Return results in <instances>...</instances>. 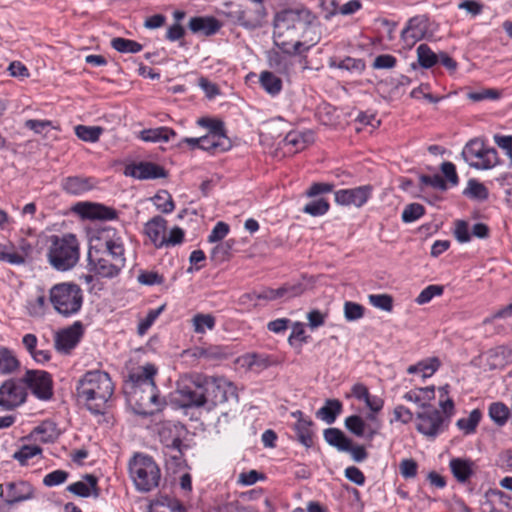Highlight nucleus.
Returning <instances> with one entry per match:
<instances>
[{"label": "nucleus", "mask_w": 512, "mask_h": 512, "mask_svg": "<svg viewBox=\"0 0 512 512\" xmlns=\"http://www.w3.org/2000/svg\"><path fill=\"white\" fill-rule=\"evenodd\" d=\"M317 16L306 6L298 5L278 11L273 20L274 43L288 54H300L319 41L315 31Z\"/></svg>", "instance_id": "f257e3e1"}, {"label": "nucleus", "mask_w": 512, "mask_h": 512, "mask_svg": "<svg viewBox=\"0 0 512 512\" xmlns=\"http://www.w3.org/2000/svg\"><path fill=\"white\" fill-rule=\"evenodd\" d=\"M114 394V383L109 373L102 370H90L76 383L75 395L91 413L102 414Z\"/></svg>", "instance_id": "f03ea898"}, {"label": "nucleus", "mask_w": 512, "mask_h": 512, "mask_svg": "<svg viewBox=\"0 0 512 512\" xmlns=\"http://www.w3.org/2000/svg\"><path fill=\"white\" fill-rule=\"evenodd\" d=\"M99 239L103 241L104 250L101 256L89 252L88 260L91 270L103 278L116 277L126 264L122 238L116 235L114 229H107Z\"/></svg>", "instance_id": "7ed1b4c3"}, {"label": "nucleus", "mask_w": 512, "mask_h": 512, "mask_svg": "<svg viewBox=\"0 0 512 512\" xmlns=\"http://www.w3.org/2000/svg\"><path fill=\"white\" fill-rule=\"evenodd\" d=\"M48 302L57 314L66 318L72 317L82 309L83 290L74 282L54 284L49 289Z\"/></svg>", "instance_id": "20e7f679"}, {"label": "nucleus", "mask_w": 512, "mask_h": 512, "mask_svg": "<svg viewBox=\"0 0 512 512\" xmlns=\"http://www.w3.org/2000/svg\"><path fill=\"white\" fill-rule=\"evenodd\" d=\"M47 258L50 265L58 271H68L79 261V242L75 235H52Z\"/></svg>", "instance_id": "39448f33"}, {"label": "nucleus", "mask_w": 512, "mask_h": 512, "mask_svg": "<svg viewBox=\"0 0 512 512\" xmlns=\"http://www.w3.org/2000/svg\"><path fill=\"white\" fill-rule=\"evenodd\" d=\"M129 474L140 492H150L159 486L161 471L152 457L137 453L129 461Z\"/></svg>", "instance_id": "423d86ee"}, {"label": "nucleus", "mask_w": 512, "mask_h": 512, "mask_svg": "<svg viewBox=\"0 0 512 512\" xmlns=\"http://www.w3.org/2000/svg\"><path fill=\"white\" fill-rule=\"evenodd\" d=\"M461 154L469 166L477 170H490L501 163L497 150L487 146L481 138L468 141Z\"/></svg>", "instance_id": "0eeeda50"}, {"label": "nucleus", "mask_w": 512, "mask_h": 512, "mask_svg": "<svg viewBox=\"0 0 512 512\" xmlns=\"http://www.w3.org/2000/svg\"><path fill=\"white\" fill-rule=\"evenodd\" d=\"M191 382L194 387L204 389L207 403H211L213 406L228 401V393L233 389L232 384L223 377L196 373L191 376Z\"/></svg>", "instance_id": "6e6552de"}, {"label": "nucleus", "mask_w": 512, "mask_h": 512, "mask_svg": "<svg viewBox=\"0 0 512 512\" xmlns=\"http://www.w3.org/2000/svg\"><path fill=\"white\" fill-rule=\"evenodd\" d=\"M421 406L423 411L416 414V429L427 438L434 439L448 428V420L433 406Z\"/></svg>", "instance_id": "1a4fd4ad"}, {"label": "nucleus", "mask_w": 512, "mask_h": 512, "mask_svg": "<svg viewBox=\"0 0 512 512\" xmlns=\"http://www.w3.org/2000/svg\"><path fill=\"white\" fill-rule=\"evenodd\" d=\"M25 387L42 401L53 397V379L50 373L44 370H27L22 377Z\"/></svg>", "instance_id": "9d476101"}, {"label": "nucleus", "mask_w": 512, "mask_h": 512, "mask_svg": "<svg viewBox=\"0 0 512 512\" xmlns=\"http://www.w3.org/2000/svg\"><path fill=\"white\" fill-rule=\"evenodd\" d=\"M27 398L23 379H8L0 386V407L11 411L21 406Z\"/></svg>", "instance_id": "9b49d317"}, {"label": "nucleus", "mask_w": 512, "mask_h": 512, "mask_svg": "<svg viewBox=\"0 0 512 512\" xmlns=\"http://www.w3.org/2000/svg\"><path fill=\"white\" fill-rule=\"evenodd\" d=\"M35 497L33 485L25 480H15L0 484V498L8 505L31 500Z\"/></svg>", "instance_id": "f8f14e48"}, {"label": "nucleus", "mask_w": 512, "mask_h": 512, "mask_svg": "<svg viewBox=\"0 0 512 512\" xmlns=\"http://www.w3.org/2000/svg\"><path fill=\"white\" fill-rule=\"evenodd\" d=\"M34 246L25 238H21L17 245L11 242L0 243V261L11 265H23L31 256Z\"/></svg>", "instance_id": "ddd939ff"}, {"label": "nucleus", "mask_w": 512, "mask_h": 512, "mask_svg": "<svg viewBox=\"0 0 512 512\" xmlns=\"http://www.w3.org/2000/svg\"><path fill=\"white\" fill-rule=\"evenodd\" d=\"M199 123L210 127V132L207 135L200 137V149L212 153L218 150H225V142L227 141V138L222 122L201 119Z\"/></svg>", "instance_id": "4468645a"}, {"label": "nucleus", "mask_w": 512, "mask_h": 512, "mask_svg": "<svg viewBox=\"0 0 512 512\" xmlns=\"http://www.w3.org/2000/svg\"><path fill=\"white\" fill-rule=\"evenodd\" d=\"M373 192L371 185H363L355 188L340 189L334 193L335 202L341 206L362 207L370 199Z\"/></svg>", "instance_id": "2eb2a0df"}, {"label": "nucleus", "mask_w": 512, "mask_h": 512, "mask_svg": "<svg viewBox=\"0 0 512 512\" xmlns=\"http://www.w3.org/2000/svg\"><path fill=\"white\" fill-rule=\"evenodd\" d=\"M83 219L89 220H114L118 218V211L112 207L92 202H79L73 207Z\"/></svg>", "instance_id": "dca6fc26"}, {"label": "nucleus", "mask_w": 512, "mask_h": 512, "mask_svg": "<svg viewBox=\"0 0 512 512\" xmlns=\"http://www.w3.org/2000/svg\"><path fill=\"white\" fill-rule=\"evenodd\" d=\"M409 84L410 80L407 76L390 75L378 82L377 91L383 98L394 101L404 95L406 86Z\"/></svg>", "instance_id": "f3484780"}, {"label": "nucleus", "mask_w": 512, "mask_h": 512, "mask_svg": "<svg viewBox=\"0 0 512 512\" xmlns=\"http://www.w3.org/2000/svg\"><path fill=\"white\" fill-rule=\"evenodd\" d=\"M157 373V369L153 364H146L144 366L139 367L136 371L130 374V380L136 386H146L151 391V395L149 397L150 402L155 404L156 406L162 405L159 396L155 393L156 385L154 381V376Z\"/></svg>", "instance_id": "a211bd4d"}, {"label": "nucleus", "mask_w": 512, "mask_h": 512, "mask_svg": "<svg viewBox=\"0 0 512 512\" xmlns=\"http://www.w3.org/2000/svg\"><path fill=\"white\" fill-rule=\"evenodd\" d=\"M126 176H130L140 180L165 178L167 171L164 167L148 161L132 163L125 167Z\"/></svg>", "instance_id": "6ab92c4d"}, {"label": "nucleus", "mask_w": 512, "mask_h": 512, "mask_svg": "<svg viewBox=\"0 0 512 512\" xmlns=\"http://www.w3.org/2000/svg\"><path fill=\"white\" fill-rule=\"evenodd\" d=\"M82 335L83 325L80 321L59 331L55 336L56 350L62 353H69L79 343Z\"/></svg>", "instance_id": "aec40b11"}, {"label": "nucleus", "mask_w": 512, "mask_h": 512, "mask_svg": "<svg viewBox=\"0 0 512 512\" xmlns=\"http://www.w3.org/2000/svg\"><path fill=\"white\" fill-rule=\"evenodd\" d=\"M428 31V19L425 15L410 18L401 32L403 42L412 47L417 41L423 39Z\"/></svg>", "instance_id": "412c9836"}, {"label": "nucleus", "mask_w": 512, "mask_h": 512, "mask_svg": "<svg viewBox=\"0 0 512 512\" xmlns=\"http://www.w3.org/2000/svg\"><path fill=\"white\" fill-rule=\"evenodd\" d=\"M186 428L180 422L164 421L160 424L158 435L164 446L181 444Z\"/></svg>", "instance_id": "4be33fe9"}, {"label": "nucleus", "mask_w": 512, "mask_h": 512, "mask_svg": "<svg viewBox=\"0 0 512 512\" xmlns=\"http://www.w3.org/2000/svg\"><path fill=\"white\" fill-rule=\"evenodd\" d=\"M253 8H247L239 17L240 24L248 29L260 27L264 21L267 12L264 6V0H251Z\"/></svg>", "instance_id": "5701e85b"}, {"label": "nucleus", "mask_w": 512, "mask_h": 512, "mask_svg": "<svg viewBox=\"0 0 512 512\" xmlns=\"http://www.w3.org/2000/svg\"><path fill=\"white\" fill-rule=\"evenodd\" d=\"M166 230L167 221L159 215L150 219L144 226V233L156 248L164 247Z\"/></svg>", "instance_id": "b1692460"}, {"label": "nucleus", "mask_w": 512, "mask_h": 512, "mask_svg": "<svg viewBox=\"0 0 512 512\" xmlns=\"http://www.w3.org/2000/svg\"><path fill=\"white\" fill-rule=\"evenodd\" d=\"M416 52L417 64H456L446 52L434 51L426 43L420 44Z\"/></svg>", "instance_id": "393cba45"}, {"label": "nucleus", "mask_w": 512, "mask_h": 512, "mask_svg": "<svg viewBox=\"0 0 512 512\" xmlns=\"http://www.w3.org/2000/svg\"><path fill=\"white\" fill-rule=\"evenodd\" d=\"M67 490L80 497L98 498L100 496V489L98 487V479L92 474L84 476L83 481H77L67 486Z\"/></svg>", "instance_id": "a878e982"}, {"label": "nucleus", "mask_w": 512, "mask_h": 512, "mask_svg": "<svg viewBox=\"0 0 512 512\" xmlns=\"http://www.w3.org/2000/svg\"><path fill=\"white\" fill-rule=\"evenodd\" d=\"M188 27L193 33L210 36L221 28V23L212 16H196L190 19Z\"/></svg>", "instance_id": "bb28decb"}, {"label": "nucleus", "mask_w": 512, "mask_h": 512, "mask_svg": "<svg viewBox=\"0 0 512 512\" xmlns=\"http://www.w3.org/2000/svg\"><path fill=\"white\" fill-rule=\"evenodd\" d=\"M345 427L354 435L358 437L366 436L367 439L372 440L378 433L380 424L377 422L374 428L366 425L364 420L358 415H352L345 419Z\"/></svg>", "instance_id": "cd10ccee"}, {"label": "nucleus", "mask_w": 512, "mask_h": 512, "mask_svg": "<svg viewBox=\"0 0 512 512\" xmlns=\"http://www.w3.org/2000/svg\"><path fill=\"white\" fill-rule=\"evenodd\" d=\"M62 189L72 195H80L94 187L93 179L83 176H69L62 180Z\"/></svg>", "instance_id": "c85d7f7f"}, {"label": "nucleus", "mask_w": 512, "mask_h": 512, "mask_svg": "<svg viewBox=\"0 0 512 512\" xmlns=\"http://www.w3.org/2000/svg\"><path fill=\"white\" fill-rule=\"evenodd\" d=\"M449 466L453 476L461 483L468 481L475 472V463L470 459L453 458Z\"/></svg>", "instance_id": "c756f323"}, {"label": "nucleus", "mask_w": 512, "mask_h": 512, "mask_svg": "<svg viewBox=\"0 0 512 512\" xmlns=\"http://www.w3.org/2000/svg\"><path fill=\"white\" fill-rule=\"evenodd\" d=\"M239 361L242 366L255 372H261L275 363L270 356L258 353H248L242 356Z\"/></svg>", "instance_id": "7c9ffc66"}, {"label": "nucleus", "mask_w": 512, "mask_h": 512, "mask_svg": "<svg viewBox=\"0 0 512 512\" xmlns=\"http://www.w3.org/2000/svg\"><path fill=\"white\" fill-rule=\"evenodd\" d=\"M22 344L37 363L43 364L51 359V352L48 349L40 348L39 352H35V346L38 345V338L35 334H25L22 338Z\"/></svg>", "instance_id": "2f4dec72"}, {"label": "nucleus", "mask_w": 512, "mask_h": 512, "mask_svg": "<svg viewBox=\"0 0 512 512\" xmlns=\"http://www.w3.org/2000/svg\"><path fill=\"white\" fill-rule=\"evenodd\" d=\"M175 136V130L169 127L144 129L140 132V138L145 142H168Z\"/></svg>", "instance_id": "473e14b6"}, {"label": "nucleus", "mask_w": 512, "mask_h": 512, "mask_svg": "<svg viewBox=\"0 0 512 512\" xmlns=\"http://www.w3.org/2000/svg\"><path fill=\"white\" fill-rule=\"evenodd\" d=\"M261 87L271 96L278 95L282 90V78L275 72L263 71L260 74Z\"/></svg>", "instance_id": "72a5a7b5"}, {"label": "nucleus", "mask_w": 512, "mask_h": 512, "mask_svg": "<svg viewBox=\"0 0 512 512\" xmlns=\"http://www.w3.org/2000/svg\"><path fill=\"white\" fill-rule=\"evenodd\" d=\"M284 141L285 145L291 146L294 148L295 152H298L305 149L310 143L313 142V133L311 131H292L286 135Z\"/></svg>", "instance_id": "f704fd0d"}, {"label": "nucleus", "mask_w": 512, "mask_h": 512, "mask_svg": "<svg viewBox=\"0 0 512 512\" xmlns=\"http://www.w3.org/2000/svg\"><path fill=\"white\" fill-rule=\"evenodd\" d=\"M341 411L342 403L339 400L328 399L326 400L324 406L316 412V416L325 421L327 424H332L335 422Z\"/></svg>", "instance_id": "c9c22d12"}, {"label": "nucleus", "mask_w": 512, "mask_h": 512, "mask_svg": "<svg viewBox=\"0 0 512 512\" xmlns=\"http://www.w3.org/2000/svg\"><path fill=\"white\" fill-rule=\"evenodd\" d=\"M324 439L326 442L336 447L340 451H348L350 449L351 439L338 428H328L324 431Z\"/></svg>", "instance_id": "e433bc0d"}, {"label": "nucleus", "mask_w": 512, "mask_h": 512, "mask_svg": "<svg viewBox=\"0 0 512 512\" xmlns=\"http://www.w3.org/2000/svg\"><path fill=\"white\" fill-rule=\"evenodd\" d=\"M186 406L202 407L207 404V396L205 395L204 389H192L189 386H185L179 390Z\"/></svg>", "instance_id": "4c0bfd02"}, {"label": "nucleus", "mask_w": 512, "mask_h": 512, "mask_svg": "<svg viewBox=\"0 0 512 512\" xmlns=\"http://www.w3.org/2000/svg\"><path fill=\"white\" fill-rule=\"evenodd\" d=\"M312 425L313 422L310 419H301L295 424L297 439L307 448L312 447L314 444Z\"/></svg>", "instance_id": "58836bf2"}, {"label": "nucleus", "mask_w": 512, "mask_h": 512, "mask_svg": "<svg viewBox=\"0 0 512 512\" xmlns=\"http://www.w3.org/2000/svg\"><path fill=\"white\" fill-rule=\"evenodd\" d=\"M33 434L44 443L54 442L59 436L56 424L49 420L43 421L40 425L35 427Z\"/></svg>", "instance_id": "ea45409f"}, {"label": "nucleus", "mask_w": 512, "mask_h": 512, "mask_svg": "<svg viewBox=\"0 0 512 512\" xmlns=\"http://www.w3.org/2000/svg\"><path fill=\"white\" fill-rule=\"evenodd\" d=\"M440 367V361L438 358L433 357L423 361L418 362L415 365H411L408 367L407 372L409 374H414L417 372L422 373L423 378H427L432 376Z\"/></svg>", "instance_id": "a19ab883"}, {"label": "nucleus", "mask_w": 512, "mask_h": 512, "mask_svg": "<svg viewBox=\"0 0 512 512\" xmlns=\"http://www.w3.org/2000/svg\"><path fill=\"white\" fill-rule=\"evenodd\" d=\"M488 413L490 418L498 426L506 424L508 419L511 417V409L502 402H493L490 404Z\"/></svg>", "instance_id": "79ce46f5"}, {"label": "nucleus", "mask_w": 512, "mask_h": 512, "mask_svg": "<svg viewBox=\"0 0 512 512\" xmlns=\"http://www.w3.org/2000/svg\"><path fill=\"white\" fill-rule=\"evenodd\" d=\"M19 361L13 351L6 348H0V372L2 374H10L19 368Z\"/></svg>", "instance_id": "37998d69"}, {"label": "nucleus", "mask_w": 512, "mask_h": 512, "mask_svg": "<svg viewBox=\"0 0 512 512\" xmlns=\"http://www.w3.org/2000/svg\"><path fill=\"white\" fill-rule=\"evenodd\" d=\"M194 332L203 334L206 330H213L216 325V318L212 314L197 313L192 319Z\"/></svg>", "instance_id": "c03bdc74"}, {"label": "nucleus", "mask_w": 512, "mask_h": 512, "mask_svg": "<svg viewBox=\"0 0 512 512\" xmlns=\"http://www.w3.org/2000/svg\"><path fill=\"white\" fill-rule=\"evenodd\" d=\"M103 129L99 126L77 125L75 127L76 136L86 142H96L99 140Z\"/></svg>", "instance_id": "a18cd8bd"}, {"label": "nucleus", "mask_w": 512, "mask_h": 512, "mask_svg": "<svg viewBox=\"0 0 512 512\" xmlns=\"http://www.w3.org/2000/svg\"><path fill=\"white\" fill-rule=\"evenodd\" d=\"M279 288L282 298L291 299L302 295L307 289V284L304 283L303 280H298L294 282H287Z\"/></svg>", "instance_id": "49530a36"}, {"label": "nucleus", "mask_w": 512, "mask_h": 512, "mask_svg": "<svg viewBox=\"0 0 512 512\" xmlns=\"http://www.w3.org/2000/svg\"><path fill=\"white\" fill-rule=\"evenodd\" d=\"M111 46L120 53H137L143 48L140 43L121 37L113 38Z\"/></svg>", "instance_id": "de8ad7c7"}, {"label": "nucleus", "mask_w": 512, "mask_h": 512, "mask_svg": "<svg viewBox=\"0 0 512 512\" xmlns=\"http://www.w3.org/2000/svg\"><path fill=\"white\" fill-rule=\"evenodd\" d=\"M464 195L477 200H486L489 196L488 189L484 184L478 182L475 179H470L468 181V186L464 190Z\"/></svg>", "instance_id": "09e8293b"}, {"label": "nucleus", "mask_w": 512, "mask_h": 512, "mask_svg": "<svg viewBox=\"0 0 512 512\" xmlns=\"http://www.w3.org/2000/svg\"><path fill=\"white\" fill-rule=\"evenodd\" d=\"M481 416V412L478 409H475L468 417L459 419L457 421V426L466 434L473 433L481 420Z\"/></svg>", "instance_id": "8fccbe9b"}, {"label": "nucleus", "mask_w": 512, "mask_h": 512, "mask_svg": "<svg viewBox=\"0 0 512 512\" xmlns=\"http://www.w3.org/2000/svg\"><path fill=\"white\" fill-rule=\"evenodd\" d=\"M329 208V202L324 198H319L307 203L303 208V212L311 216L317 217L326 214Z\"/></svg>", "instance_id": "3c124183"}, {"label": "nucleus", "mask_w": 512, "mask_h": 512, "mask_svg": "<svg viewBox=\"0 0 512 512\" xmlns=\"http://www.w3.org/2000/svg\"><path fill=\"white\" fill-rule=\"evenodd\" d=\"M42 449L36 445H24L13 454V459L17 460L22 466L26 465L28 460L40 454Z\"/></svg>", "instance_id": "603ef678"}, {"label": "nucleus", "mask_w": 512, "mask_h": 512, "mask_svg": "<svg viewBox=\"0 0 512 512\" xmlns=\"http://www.w3.org/2000/svg\"><path fill=\"white\" fill-rule=\"evenodd\" d=\"M186 447V445H183V442H181V444L164 446V455L166 460H170L176 466H180L184 458L183 448Z\"/></svg>", "instance_id": "864d4df0"}, {"label": "nucleus", "mask_w": 512, "mask_h": 512, "mask_svg": "<svg viewBox=\"0 0 512 512\" xmlns=\"http://www.w3.org/2000/svg\"><path fill=\"white\" fill-rule=\"evenodd\" d=\"M154 203L163 213L173 212L175 205L172 196L167 191H160L154 196Z\"/></svg>", "instance_id": "5fc2aeb1"}, {"label": "nucleus", "mask_w": 512, "mask_h": 512, "mask_svg": "<svg viewBox=\"0 0 512 512\" xmlns=\"http://www.w3.org/2000/svg\"><path fill=\"white\" fill-rule=\"evenodd\" d=\"M443 291L444 287L441 285H429L420 292L415 301L419 305H424L430 302L435 296H441Z\"/></svg>", "instance_id": "6e6d98bb"}, {"label": "nucleus", "mask_w": 512, "mask_h": 512, "mask_svg": "<svg viewBox=\"0 0 512 512\" xmlns=\"http://www.w3.org/2000/svg\"><path fill=\"white\" fill-rule=\"evenodd\" d=\"M501 96V91L494 88L482 89L480 91L469 92L467 94L468 99L473 102H480L483 100H497Z\"/></svg>", "instance_id": "4d7b16f0"}, {"label": "nucleus", "mask_w": 512, "mask_h": 512, "mask_svg": "<svg viewBox=\"0 0 512 512\" xmlns=\"http://www.w3.org/2000/svg\"><path fill=\"white\" fill-rule=\"evenodd\" d=\"M424 212L425 209L421 204H409L404 208L402 212V220L405 223H411L419 219L421 216H423Z\"/></svg>", "instance_id": "13d9d810"}, {"label": "nucleus", "mask_w": 512, "mask_h": 512, "mask_svg": "<svg viewBox=\"0 0 512 512\" xmlns=\"http://www.w3.org/2000/svg\"><path fill=\"white\" fill-rule=\"evenodd\" d=\"M234 243V240H227L215 246L212 250V258L219 262L227 260L230 256Z\"/></svg>", "instance_id": "bf43d9fd"}, {"label": "nucleus", "mask_w": 512, "mask_h": 512, "mask_svg": "<svg viewBox=\"0 0 512 512\" xmlns=\"http://www.w3.org/2000/svg\"><path fill=\"white\" fill-rule=\"evenodd\" d=\"M419 183L421 188L430 186L441 191H445L447 189L446 181L438 174L433 176L421 175L419 177Z\"/></svg>", "instance_id": "052dcab7"}, {"label": "nucleus", "mask_w": 512, "mask_h": 512, "mask_svg": "<svg viewBox=\"0 0 512 512\" xmlns=\"http://www.w3.org/2000/svg\"><path fill=\"white\" fill-rule=\"evenodd\" d=\"M370 303L384 311H391L393 308V298L388 294H372L369 296Z\"/></svg>", "instance_id": "680f3d73"}, {"label": "nucleus", "mask_w": 512, "mask_h": 512, "mask_svg": "<svg viewBox=\"0 0 512 512\" xmlns=\"http://www.w3.org/2000/svg\"><path fill=\"white\" fill-rule=\"evenodd\" d=\"M249 299H257V300H266V301H274L282 298L280 288H264L261 291H253L252 293L247 295Z\"/></svg>", "instance_id": "e2e57ef3"}, {"label": "nucleus", "mask_w": 512, "mask_h": 512, "mask_svg": "<svg viewBox=\"0 0 512 512\" xmlns=\"http://www.w3.org/2000/svg\"><path fill=\"white\" fill-rule=\"evenodd\" d=\"M344 315L348 321L358 320L364 315V307L358 303L347 301L344 304Z\"/></svg>", "instance_id": "0e129e2a"}, {"label": "nucleus", "mask_w": 512, "mask_h": 512, "mask_svg": "<svg viewBox=\"0 0 512 512\" xmlns=\"http://www.w3.org/2000/svg\"><path fill=\"white\" fill-rule=\"evenodd\" d=\"M454 236L460 243H467L471 240L469 224L465 220L455 221Z\"/></svg>", "instance_id": "69168bd1"}, {"label": "nucleus", "mask_w": 512, "mask_h": 512, "mask_svg": "<svg viewBox=\"0 0 512 512\" xmlns=\"http://www.w3.org/2000/svg\"><path fill=\"white\" fill-rule=\"evenodd\" d=\"M67 478L68 473L66 471L54 470L44 477L43 484L47 487H53L64 483Z\"/></svg>", "instance_id": "338daca9"}, {"label": "nucleus", "mask_w": 512, "mask_h": 512, "mask_svg": "<svg viewBox=\"0 0 512 512\" xmlns=\"http://www.w3.org/2000/svg\"><path fill=\"white\" fill-rule=\"evenodd\" d=\"M151 512H185V508L177 500H167V503L156 502Z\"/></svg>", "instance_id": "774afa93"}]
</instances>
